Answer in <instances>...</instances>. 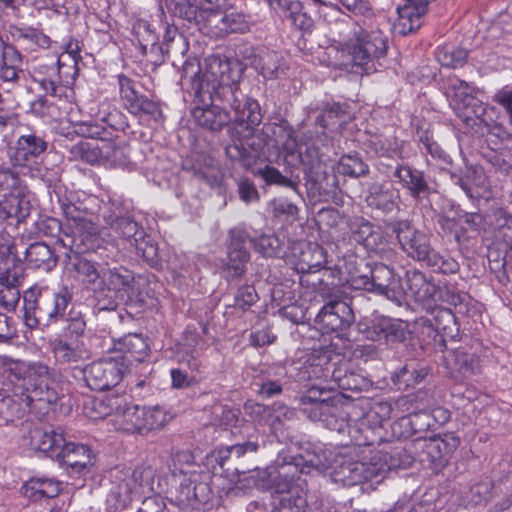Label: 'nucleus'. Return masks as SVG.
<instances>
[{"instance_id": "nucleus-57", "label": "nucleus", "mask_w": 512, "mask_h": 512, "mask_svg": "<svg viewBox=\"0 0 512 512\" xmlns=\"http://www.w3.org/2000/svg\"><path fill=\"white\" fill-rule=\"evenodd\" d=\"M255 250L266 257H276L281 252L282 242L275 234H262L252 238Z\"/></svg>"}, {"instance_id": "nucleus-10", "label": "nucleus", "mask_w": 512, "mask_h": 512, "mask_svg": "<svg viewBox=\"0 0 512 512\" xmlns=\"http://www.w3.org/2000/svg\"><path fill=\"white\" fill-rule=\"evenodd\" d=\"M400 248L408 257L415 261L427 262L434 248L430 237L415 228L408 220H396L390 224Z\"/></svg>"}, {"instance_id": "nucleus-47", "label": "nucleus", "mask_w": 512, "mask_h": 512, "mask_svg": "<svg viewBox=\"0 0 512 512\" xmlns=\"http://www.w3.org/2000/svg\"><path fill=\"white\" fill-rule=\"evenodd\" d=\"M0 189L9 190L7 195L33 197L24 180L9 167H0Z\"/></svg>"}, {"instance_id": "nucleus-36", "label": "nucleus", "mask_w": 512, "mask_h": 512, "mask_svg": "<svg viewBox=\"0 0 512 512\" xmlns=\"http://www.w3.org/2000/svg\"><path fill=\"white\" fill-rule=\"evenodd\" d=\"M24 280V274L12 273L0 275V306L7 310H15L20 300V286Z\"/></svg>"}, {"instance_id": "nucleus-46", "label": "nucleus", "mask_w": 512, "mask_h": 512, "mask_svg": "<svg viewBox=\"0 0 512 512\" xmlns=\"http://www.w3.org/2000/svg\"><path fill=\"white\" fill-rule=\"evenodd\" d=\"M225 152L231 161L237 162L245 168L254 165L258 158V151L240 139L233 140L231 144L227 145Z\"/></svg>"}, {"instance_id": "nucleus-25", "label": "nucleus", "mask_w": 512, "mask_h": 512, "mask_svg": "<svg viewBox=\"0 0 512 512\" xmlns=\"http://www.w3.org/2000/svg\"><path fill=\"white\" fill-rule=\"evenodd\" d=\"M115 346L118 351L123 353L118 359L127 364V370L134 363L144 361L149 351L145 338L141 334L136 333H130L120 338L115 343Z\"/></svg>"}, {"instance_id": "nucleus-55", "label": "nucleus", "mask_w": 512, "mask_h": 512, "mask_svg": "<svg viewBox=\"0 0 512 512\" xmlns=\"http://www.w3.org/2000/svg\"><path fill=\"white\" fill-rule=\"evenodd\" d=\"M63 320H65L66 325L63 328L62 338L78 340L84 335L86 321L81 312L71 309Z\"/></svg>"}, {"instance_id": "nucleus-40", "label": "nucleus", "mask_w": 512, "mask_h": 512, "mask_svg": "<svg viewBox=\"0 0 512 512\" xmlns=\"http://www.w3.org/2000/svg\"><path fill=\"white\" fill-rule=\"evenodd\" d=\"M332 378L338 388L344 391L361 392L368 390L371 386V381L365 376L342 366L333 370Z\"/></svg>"}, {"instance_id": "nucleus-37", "label": "nucleus", "mask_w": 512, "mask_h": 512, "mask_svg": "<svg viewBox=\"0 0 512 512\" xmlns=\"http://www.w3.org/2000/svg\"><path fill=\"white\" fill-rule=\"evenodd\" d=\"M344 269L348 274L347 282L352 288L364 291L367 289L372 262L357 256H350L344 261Z\"/></svg>"}, {"instance_id": "nucleus-21", "label": "nucleus", "mask_w": 512, "mask_h": 512, "mask_svg": "<svg viewBox=\"0 0 512 512\" xmlns=\"http://www.w3.org/2000/svg\"><path fill=\"white\" fill-rule=\"evenodd\" d=\"M72 299V290L68 286H61L56 292L40 298L37 317L47 319L50 323L64 319Z\"/></svg>"}, {"instance_id": "nucleus-45", "label": "nucleus", "mask_w": 512, "mask_h": 512, "mask_svg": "<svg viewBox=\"0 0 512 512\" xmlns=\"http://www.w3.org/2000/svg\"><path fill=\"white\" fill-rule=\"evenodd\" d=\"M406 278L408 289L417 300L425 301L429 298H435L437 287L428 282L422 272L417 270L408 271Z\"/></svg>"}, {"instance_id": "nucleus-44", "label": "nucleus", "mask_w": 512, "mask_h": 512, "mask_svg": "<svg viewBox=\"0 0 512 512\" xmlns=\"http://www.w3.org/2000/svg\"><path fill=\"white\" fill-rule=\"evenodd\" d=\"M126 406V398L118 395H107L93 402V407L97 412L95 418L112 417V424L115 426L117 417L123 412Z\"/></svg>"}, {"instance_id": "nucleus-63", "label": "nucleus", "mask_w": 512, "mask_h": 512, "mask_svg": "<svg viewBox=\"0 0 512 512\" xmlns=\"http://www.w3.org/2000/svg\"><path fill=\"white\" fill-rule=\"evenodd\" d=\"M258 300L259 296L254 286L244 284L240 286L235 293L233 307L246 311Z\"/></svg>"}, {"instance_id": "nucleus-52", "label": "nucleus", "mask_w": 512, "mask_h": 512, "mask_svg": "<svg viewBox=\"0 0 512 512\" xmlns=\"http://www.w3.org/2000/svg\"><path fill=\"white\" fill-rule=\"evenodd\" d=\"M337 169L339 173L352 178H360L369 173V166L357 153L343 155L339 159Z\"/></svg>"}, {"instance_id": "nucleus-51", "label": "nucleus", "mask_w": 512, "mask_h": 512, "mask_svg": "<svg viewBox=\"0 0 512 512\" xmlns=\"http://www.w3.org/2000/svg\"><path fill=\"white\" fill-rule=\"evenodd\" d=\"M438 62L448 68H461L465 65L468 58V50L461 47L444 46L436 51Z\"/></svg>"}, {"instance_id": "nucleus-26", "label": "nucleus", "mask_w": 512, "mask_h": 512, "mask_svg": "<svg viewBox=\"0 0 512 512\" xmlns=\"http://www.w3.org/2000/svg\"><path fill=\"white\" fill-rule=\"evenodd\" d=\"M59 454L60 463L71 468L72 472L81 473L93 465L91 450L83 444L66 442Z\"/></svg>"}, {"instance_id": "nucleus-7", "label": "nucleus", "mask_w": 512, "mask_h": 512, "mask_svg": "<svg viewBox=\"0 0 512 512\" xmlns=\"http://www.w3.org/2000/svg\"><path fill=\"white\" fill-rule=\"evenodd\" d=\"M172 416L160 406H125L115 421V428L127 433L147 434L163 428Z\"/></svg>"}, {"instance_id": "nucleus-58", "label": "nucleus", "mask_w": 512, "mask_h": 512, "mask_svg": "<svg viewBox=\"0 0 512 512\" xmlns=\"http://www.w3.org/2000/svg\"><path fill=\"white\" fill-rule=\"evenodd\" d=\"M271 206L273 217L279 221L292 223L298 219V207L286 199L273 200Z\"/></svg>"}, {"instance_id": "nucleus-56", "label": "nucleus", "mask_w": 512, "mask_h": 512, "mask_svg": "<svg viewBox=\"0 0 512 512\" xmlns=\"http://www.w3.org/2000/svg\"><path fill=\"white\" fill-rule=\"evenodd\" d=\"M12 36L23 44L31 43L41 48H49L51 43L47 35L32 27H15Z\"/></svg>"}, {"instance_id": "nucleus-1", "label": "nucleus", "mask_w": 512, "mask_h": 512, "mask_svg": "<svg viewBox=\"0 0 512 512\" xmlns=\"http://www.w3.org/2000/svg\"><path fill=\"white\" fill-rule=\"evenodd\" d=\"M205 64L202 73L197 60L185 61L181 74L183 85H190L189 93L199 104L218 101L230 107L234 112V122L240 126L244 136L253 134L263 119L259 103L239 89L238 73L228 60L210 56Z\"/></svg>"}, {"instance_id": "nucleus-39", "label": "nucleus", "mask_w": 512, "mask_h": 512, "mask_svg": "<svg viewBox=\"0 0 512 512\" xmlns=\"http://www.w3.org/2000/svg\"><path fill=\"white\" fill-rule=\"evenodd\" d=\"M31 439L36 449L46 453L49 457H56L57 459L60 455V450L66 444L63 434L55 430H35Z\"/></svg>"}, {"instance_id": "nucleus-41", "label": "nucleus", "mask_w": 512, "mask_h": 512, "mask_svg": "<svg viewBox=\"0 0 512 512\" xmlns=\"http://www.w3.org/2000/svg\"><path fill=\"white\" fill-rule=\"evenodd\" d=\"M326 262V252L317 244H305L301 249L296 269L300 273H312L320 270Z\"/></svg>"}, {"instance_id": "nucleus-59", "label": "nucleus", "mask_w": 512, "mask_h": 512, "mask_svg": "<svg viewBox=\"0 0 512 512\" xmlns=\"http://www.w3.org/2000/svg\"><path fill=\"white\" fill-rule=\"evenodd\" d=\"M426 264L432 267L434 271L443 274H454L459 270L458 262L449 255H442L435 249L427 260Z\"/></svg>"}, {"instance_id": "nucleus-13", "label": "nucleus", "mask_w": 512, "mask_h": 512, "mask_svg": "<svg viewBox=\"0 0 512 512\" xmlns=\"http://www.w3.org/2000/svg\"><path fill=\"white\" fill-rule=\"evenodd\" d=\"M300 157L305 179L310 184L311 189L318 194L334 192L338 185L337 176L327 170V166L322 161L318 151L315 148H307Z\"/></svg>"}, {"instance_id": "nucleus-30", "label": "nucleus", "mask_w": 512, "mask_h": 512, "mask_svg": "<svg viewBox=\"0 0 512 512\" xmlns=\"http://www.w3.org/2000/svg\"><path fill=\"white\" fill-rule=\"evenodd\" d=\"M99 282L106 290L112 291L120 296L132 288L134 277L131 271L123 266L103 268Z\"/></svg>"}, {"instance_id": "nucleus-62", "label": "nucleus", "mask_w": 512, "mask_h": 512, "mask_svg": "<svg viewBox=\"0 0 512 512\" xmlns=\"http://www.w3.org/2000/svg\"><path fill=\"white\" fill-rule=\"evenodd\" d=\"M259 174L262 176V178L265 180L267 184H275L284 187H289L294 191L298 190L299 181L284 176L275 167L267 165L259 171Z\"/></svg>"}, {"instance_id": "nucleus-32", "label": "nucleus", "mask_w": 512, "mask_h": 512, "mask_svg": "<svg viewBox=\"0 0 512 512\" xmlns=\"http://www.w3.org/2000/svg\"><path fill=\"white\" fill-rule=\"evenodd\" d=\"M133 34L139 44L142 55H157L152 62H162L163 47L158 44V37L146 21H137L133 26Z\"/></svg>"}, {"instance_id": "nucleus-42", "label": "nucleus", "mask_w": 512, "mask_h": 512, "mask_svg": "<svg viewBox=\"0 0 512 512\" xmlns=\"http://www.w3.org/2000/svg\"><path fill=\"white\" fill-rule=\"evenodd\" d=\"M63 64L60 60L57 61L56 65H42L39 70L35 72L34 80L39 83L41 88L52 96L57 94L58 87L61 84V69Z\"/></svg>"}, {"instance_id": "nucleus-19", "label": "nucleus", "mask_w": 512, "mask_h": 512, "mask_svg": "<svg viewBox=\"0 0 512 512\" xmlns=\"http://www.w3.org/2000/svg\"><path fill=\"white\" fill-rule=\"evenodd\" d=\"M402 188L408 191L415 202H422L434 192L425 173L408 165H398L393 172Z\"/></svg>"}, {"instance_id": "nucleus-2", "label": "nucleus", "mask_w": 512, "mask_h": 512, "mask_svg": "<svg viewBox=\"0 0 512 512\" xmlns=\"http://www.w3.org/2000/svg\"><path fill=\"white\" fill-rule=\"evenodd\" d=\"M0 371L21 390L13 396L0 393V418L6 422L22 418L34 401L52 404L59 397L57 374L45 364L0 355Z\"/></svg>"}, {"instance_id": "nucleus-18", "label": "nucleus", "mask_w": 512, "mask_h": 512, "mask_svg": "<svg viewBox=\"0 0 512 512\" xmlns=\"http://www.w3.org/2000/svg\"><path fill=\"white\" fill-rule=\"evenodd\" d=\"M48 142L34 131H28L18 137L11 149L10 161L14 166L28 167L46 152Z\"/></svg>"}, {"instance_id": "nucleus-9", "label": "nucleus", "mask_w": 512, "mask_h": 512, "mask_svg": "<svg viewBox=\"0 0 512 512\" xmlns=\"http://www.w3.org/2000/svg\"><path fill=\"white\" fill-rule=\"evenodd\" d=\"M324 450L330 458V465L324 470L332 468L334 480L336 482H341L345 486H354L365 481L372 480L385 472L383 465H378L377 463L372 462L367 463L356 461L345 455L332 457V453L330 451L325 447Z\"/></svg>"}, {"instance_id": "nucleus-28", "label": "nucleus", "mask_w": 512, "mask_h": 512, "mask_svg": "<svg viewBox=\"0 0 512 512\" xmlns=\"http://www.w3.org/2000/svg\"><path fill=\"white\" fill-rule=\"evenodd\" d=\"M395 283V271L381 262H372L369 283L365 291L391 298L394 295L392 284Z\"/></svg>"}, {"instance_id": "nucleus-15", "label": "nucleus", "mask_w": 512, "mask_h": 512, "mask_svg": "<svg viewBox=\"0 0 512 512\" xmlns=\"http://www.w3.org/2000/svg\"><path fill=\"white\" fill-rule=\"evenodd\" d=\"M350 238L367 251L381 255L388 244V235L379 226L363 217H357L349 223Z\"/></svg>"}, {"instance_id": "nucleus-11", "label": "nucleus", "mask_w": 512, "mask_h": 512, "mask_svg": "<svg viewBox=\"0 0 512 512\" xmlns=\"http://www.w3.org/2000/svg\"><path fill=\"white\" fill-rule=\"evenodd\" d=\"M392 406L388 402H376L369 411L358 419L348 418V438L357 446H366L372 443L370 434L375 428L391 417Z\"/></svg>"}, {"instance_id": "nucleus-17", "label": "nucleus", "mask_w": 512, "mask_h": 512, "mask_svg": "<svg viewBox=\"0 0 512 512\" xmlns=\"http://www.w3.org/2000/svg\"><path fill=\"white\" fill-rule=\"evenodd\" d=\"M410 335L408 323L401 319L381 316L366 329V337L387 345L403 343Z\"/></svg>"}, {"instance_id": "nucleus-48", "label": "nucleus", "mask_w": 512, "mask_h": 512, "mask_svg": "<svg viewBox=\"0 0 512 512\" xmlns=\"http://www.w3.org/2000/svg\"><path fill=\"white\" fill-rule=\"evenodd\" d=\"M35 231L42 236L57 238V242L62 245V240L70 238H75L71 236L67 227L63 228L61 222L50 216H39V218L34 223Z\"/></svg>"}, {"instance_id": "nucleus-12", "label": "nucleus", "mask_w": 512, "mask_h": 512, "mask_svg": "<svg viewBox=\"0 0 512 512\" xmlns=\"http://www.w3.org/2000/svg\"><path fill=\"white\" fill-rule=\"evenodd\" d=\"M127 371V364L118 358H107L91 363L83 370L84 380L89 388L96 391L115 387Z\"/></svg>"}, {"instance_id": "nucleus-29", "label": "nucleus", "mask_w": 512, "mask_h": 512, "mask_svg": "<svg viewBox=\"0 0 512 512\" xmlns=\"http://www.w3.org/2000/svg\"><path fill=\"white\" fill-rule=\"evenodd\" d=\"M25 260L32 269L50 272L57 266L58 256L46 243L35 242L26 248Z\"/></svg>"}, {"instance_id": "nucleus-4", "label": "nucleus", "mask_w": 512, "mask_h": 512, "mask_svg": "<svg viewBox=\"0 0 512 512\" xmlns=\"http://www.w3.org/2000/svg\"><path fill=\"white\" fill-rule=\"evenodd\" d=\"M387 49V37L380 29L355 22L343 51L348 57L343 64L353 73L368 74L373 69V61L383 57Z\"/></svg>"}, {"instance_id": "nucleus-5", "label": "nucleus", "mask_w": 512, "mask_h": 512, "mask_svg": "<svg viewBox=\"0 0 512 512\" xmlns=\"http://www.w3.org/2000/svg\"><path fill=\"white\" fill-rule=\"evenodd\" d=\"M154 471L151 467L115 468L110 471L107 503L114 512L127 508L139 499L142 489L152 490Z\"/></svg>"}, {"instance_id": "nucleus-24", "label": "nucleus", "mask_w": 512, "mask_h": 512, "mask_svg": "<svg viewBox=\"0 0 512 512\" xmlns=\"http://www.w3.org/2000/svg\"><path fill=\"white\" fill-rule=\"evenodd\" d=\"M192 116L199 126L210 131H221L231 121H234L225 108L212 103L196 106L192 110ZM234 125L236 126V124ZM237 127L240 126L237 125Z\"/></svg>"}, {"instance_id": "nucleus-60", "label": "nucleus", "mask_w": 512, "mask_h": 512, "mask_svg": "<svg viewBox=\"0 0 512 512\" xmlns=\"http://www.w3.org/2000/svg\"><path fill=\"white\" fill-rule=\"evenodd\" d=\"M198 8L197 0H173L169 9L174 16L193 22L197 18Z\"/></svg>"}, {"instance_id": "nucleus-35", "label": "nucleus", "mask_w": 512, "mask_h": 512, "mask_svg": "<svg viewBox=\"0 0 512 512\" xmlns=\"http://www.w3.org/2000/svg\"><path fill=\"white\" fill-rule=\"evenodd\" d=\"M447 365L463 377H469L480 371L479 358L464 348H456L445 355Z\"/></svg>"}, {"instance_id": "nucleus-23", "label": "nucleus", "mask_w": 512, "mask_h": 512, "mask_svg": "<svg viewBox=\"0 0 512 512\" xmlns=\"http://www.w3.org/2000/svg\"><path fill=\"white\" fill-rule=\"evenodd\" d=\"M50 345L55 361L60 365H73L89 358V351L82 341L58 337Z\"/></svg>"}, {"instance_id": "nucleus-54", "label": "nucleus", "mask_w": 512, "mask_h": 512, "mask_svg": "<svg viewBox=\"0 0 512 512\" xmlns=\"http://www.w3.org/2000/svg\"><path fill=\"white\" fill-rule=\"evenodd\" d=\"M230 242L227 248V255H232L233 259L242 257H250V253L247 250V243L251 242L247 231L240 228L231 229L229 232Z\"/></svg>"}, {"instance_id": "nucleus-38", "label": "nucleus", "mask_w": 512, "mask_h": 512, "mask_svg": "<svg viewBox=\"0 0 512 512\" xmlns=\"http://www.w3.org/2000/svg\"><path fill=\"white\" fill-rule=\"evenodd\" d=\"M418 323L432 328L445 337L453 338L457 332L455 316L448 308H436L432 318H420Z\"/></svg>"}, {"instance_id": "nucleus-31", "label": "nucleus", "mask_w": 512, "mask_h": 512, "mask_svg": "<svg viewBox=\"0 0 512 512\" xmlns=\"http://www.w3.org/2000/svg\"><path fill=\"white\" fill-rule=\"evenodd\" d=\"M32 198L4 195L0 200V221L10 218L16 219L18 223L25 221L32 211Z\"/></svg>"}, {"instance_id": "nucleus-16", "label": "nucleus", "mask_w": 512, "mask_h": 512, "mask_svg": "<svg viewBox=\"0 0 512 512\" xmlns=\"http://www.w3.org/2000/svg\"><path fill=\"white\" fill-rule=\"evenodd\" d=\"M300 409L312 421H319L331 431L348 436V416L341 406L335 403L300 405Z\"/></svg>"}, {"instance_id": "nucleus-64", "label": "nucleus", "mask_w": 512, "mask_h": 512, "mask_svg": "<svg viewBox=\"0 0 512 512\" xmlns=\"http://www.w3.org/2000/svg\"><path fill=\"white\" fill-rule=\"evenodd\" d=\"M306 507V498L297 489L292 493H286L281 498L278 510L279 512H305Z\"/></svg>"}, {"instance_id": "nucleus-27", "label": "nucleus", "mask_w": 512, "mask_h": 512, "mask_svg": "<svg viewBox=\"0 0 512 512\" xmlns=\"http://www.w3.org/2000/svg\"><path fill=\"white\" fill-rule=\"evenodd\" d=\"M0 80L18 84L24 76L23 58L21 53L10 44H1Z\"/></svg>"}, {"instance_id": "nucleus-50", "label": "nucleus", "mask_w": 512, "mask_h": 512, "mask_svg": "<svg viewBox=\"0 0 512 512\" xmlns=\"http://www.w3.org/2000/svg\"><path fill=\"white\" fill-rule=\"evenodd\" d=\"M67 231L77 239L78 243L82 240L89 247V250L93 248V242L97 239L99 233L98 226L86 217L76 224H69Z\"/></svg>"}, {"instance_id": "nucleus-22", "label": "nucleus", "mask_w": 512, "mask_h": 512, "mask_svg": "<svg viewBox=\"0 0 512 512\" xmlns=\"http://www.w3.org/2000/svg\"><path fill=\"white\" fill-rule=\"evenodd\" d=\"M399 192L388 185L386 182H372L369 184L365 202L368 207L381 211L383 213H391L398 207Z\"/></svg>"}, {"instance_id": "nucleus-61", "label": "nucleus", "mask_w": 512, "mask_h": 512, "mask_svg": "<svg viewBox=\"0 0 512 512\" xmlns=\"http://www.w3.org/2000/svg\"><path fill=\"white\" fill-rule=\"evenodd\" d=\"M106 133L107 132L105 129L94 126L90 128L87 136L100 139L101 142L96 146V149L99 150L100 155L106 159L115 160L118 148L114 142L106 140L104 136Z\"/></svg>"}, {"instance_id": "nucleus-34", "label": "nucleus", "mask_w": 512, "mask_h": 512, "mask_svg": "<svg viewBox=\"0 0 512 512\" xmlns=\"http://www.w3.org/2000/svg\"><path fill=\"white\" fill-rule=\"evenodd\" d=\"M60 490V482L48 478H32L22 486L24 496L33 502L55 498Z\"/></svg>"}, {"instance_id": "nucleus-8", "label": "nucleus", "mask_w": 512, "mask_h": 512, "mask_svg": "<svg viewBox=\"0 0 512 512\" xmlns=\"http://www.w3.org/2000/svg\"><path fill=\"white\" fill-rule=\"evenodd\" d=\"M118 85L123 107L130 114L146 122H159L163 119L161 104L141 94L136 81L124 74H120L118 75Z\"/></svg>"}, {"instance_id": "nucleus-49", "label": "nucleus", "mask_w": 512, "mask_h": 512, "mask_svg": "<svg viewBox=\"0 0 512 512\" xmlns=\"http://www.w3.org/2000/svg\"><path fill=\"white\" fill-rule=\"evenodd\" d=\"M110 227L118 233L122 238L130 243L135 239H141L144 236V229L139 227L138 223L128 216H120L107 219Z\"/></svg>"}, {"instance_id": "nucleus-3", "label": "nucleus", "mask_w": 512, "mask_h": 512, "mask_svg": "<svg viewBox=\"0 0 512 512\" xmlns=\"http://www.w3.org/2000/svg\"><path fill=\"white\" fill-rule=\"evenodd\" d=\"M330 465V458L324 450V445L307 443L302 452L287 458L278 457L275 467L258 470L252 477L255 484L263 490L280 494L292 493L299 485V474L308 473L310 469L324 471Z\"/></svg>"}, {"instance_id": "nucleus-20", "label": "nucleus", "mask_w": 512, "mask_h": 512, "mask_svg": "<svg viewBox=\"0 0 512 512\" xmlns=\"http://www.w3.org/2000/svg\"><path fill=\"white\" fill-rule=\"evenodd\" d=\"M354 320L352 308L342 300L327 302L316 316V322L327 332L348 327Z\"/></svg>"}, {"instance_id": "nucleus-33", "label": "nucleus", "mask_w": 512, "mask_h": 512, "mask_svg": "<svg viewBox=\"0 0 512 512\" xmlns=\"http://www.w3.org/2000/svg\"><path fill=\"white\" fill-rule=\"evenodd\" d=\"M24 274V266L17 256L15 241L8 233H0V275Z\"/></svg>"}, {"instance_id": "nucleus-14", "label": "nucleus", "mask_w": 512, "mask_h": 512, "mask_svg": "<svg viewBox=\"0 0 512 512\" xmlns=\"http://www.w3.org/2000/svg\"><path fill=\"white\" fill-rule=\"evenodd\" d=\"M460 439L454 433H445L416 443L417 456L422 463L434 467L442 466L458 448Z\"/></svg>"}, {"instance_id": "nucleus-6", "label": "nucleus", "mask_w": 512, "mask_h": 512, "mask_svg": "<svg viewBox=\"0 0 512 512\" xmlns=\"http://www.w3.org/2000/svg\"><path fill=\"white\" fill-rule=\"evenodd\" d=\"M62 246L68 249V252L64 255V263L68 273L89 289L96 285L104 267L93 259L89 247L82 240L78 243L76 238L70 237L62 240Z\"/></svg>"}, {"instance_id": "nucleus-53", "label": "nucleus", "mask_w": 512, "mask_h": 512, "mask_svg": "<svg viewBox=\"0 0 512 512\" xmlns=\"http://www.w3.org/2000/svg\"><path fill=\"white\" fill-rule=\"evenodd\" d=\"M221 22L228 33H243L249 30V17L235 9H228L224 12Z\"/></svg>"}, {"instance_id": "nucleus-43", "label": "nucleus", "mask_w": 512, "mask_h": 512, "mask_svg": "<svg viewBox=\"0 0 512 512\" xmlns=\"http://www.w3.org/2000/svg\"><path fill=\"white\" fill-rule=\"evenodd\" d=\"M349 106L345 103L333 102L324 103L321 113L316 117V124L322 128H330L336 124L345 122L349 117Z\"/></svg>"}]
</instances>
